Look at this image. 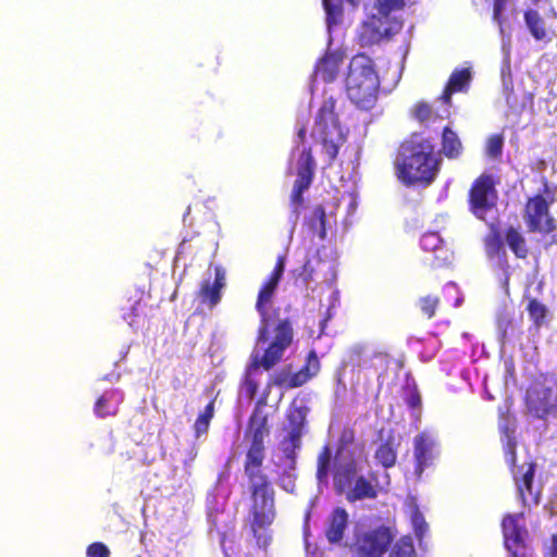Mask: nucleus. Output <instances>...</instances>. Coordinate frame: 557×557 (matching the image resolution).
I'll use <instances>...</instances> for the list:
<instances>
[{
    "label": "nucleus",
    "mask_w": 557,
    "mask_h": 557,
    "mask_svg": "<svg viewBox=\"0 0 557 557\" xmlns=\"http://www.w3.org/2000/svg\"><path fill=\"white\" fill-rule=\"evenodd\" d=\"M393 165L395 176L404 186L428 187L441 172L442 158L431 138L412 134L400 143Z\"/></svg>",
    "instance_id": "obj_1"
},
{
    "label": "nucleus",
    "mask_w": 557,
    "mask_h": 557,
    "mask_svg": "<svg viewBox=\"0 0 557 557\" xmlns=\"http://www.w3.org/2000/svg\"><path fill=\"white\" fill-rule=\"evenodd\" d=\"M249 500L245 525L248 527L256 545L267 549L272 541L270 528L276 518L275 491L271 481L250 483Z\"/></svg>",
    "instance_id": "obj_2"
},
{
    "label": "nucleus",
    "mask_w": 557,
    "mask_h": 557,
    "mask_svg": "<svg viewBox=\"0 0 557 557\" xmlns=\"http://www.w3.org/2000/svg\"><path fill=\"white\" fill-rule=\"evenodd\" d=\"M380 85L373 60L364 53L356 54L349 62L345 79L351 103L362 111L372 110L377 102Z\"/></svg>",
    "instance_id": "obj_3"
},
{
    "label": "nucleus",
    "mask_w": 557,
    "mask_h": 557,
    "mask_svg": "<svg viewBox=\"0 0 557 557\" xmlns=\"http://www.w3.org/2000/svg\"><path fill=\"white\" fill-rule=\"evenodd\" d=\"M272 333L273 339L264 350L262 357H252L246 371L245 379L243 381V389L249 399L255 398L259 388V384L257 380L252 377L251 371L259 368H263L264 370L272 369L281 361L284 351L292 345L294 331L290 319L284 318L278 320L276 325L272 329Z\"/></svg>",
    "instance_id": "obj_4"
},
{
    "label": "nucleus",
    "mask_w": 557,
    "mask_h": 557,
    "mask_svg": "<svg viewBox=\"0 0 557 557\" xmlns=\"http://www.w3.org/2000/svg\"><path fill=\"white\" fill-rule=\"evenodd\" d=\"M335 107V98L329 97L323 100L318 110L313 127V135L320 139L330 163L335 161L338 156L339 147L345 141Z\"/></svg>",
    "instance_id": "obj_5"
},
{
    "label": "nucleus",
    "mask_w": 557,
    "mask_h": 557,
    "mask_svg": "<svg viewBox=\"0 0 557 557\" xmlns=\"http://www.w3.org/2000/svg\"><path fill=\"white\" fill-rule=\"evenodd\" d=\"M543 194L528 198L523 219L530 233L550 234L556 230L555 219L550 215L549 206L555 202V187L546 177L542 178Z\"/></svg>",
    "instance_id": "obj_6"
},
{
    "label": "nucleus",
    "mask_w": 557,
    "mask_h": 557,
    "mask_svg": "<svg viewBox=\"0 0 557 557\" xmlns=\"http://www.w3.org/2000/svg\"><path fill=\"white\" fill-rule=\"evenodd\" d=\"M524 405L529 414L540 420L557 416V383L547 377L535 379L525 391Z\"/></svg>",
    "instance_id": "obj_7"
},
{
    "label": "nucleus",
    "mask_w": 557,
    "mask_h": 557,
    "mask_svg": "<svg viewBox=\"0 0 557 557\" xmlns=\"http://www.w3.org/2000/svg\"><path fill=\"white\" fill-rule=\"evenodd\" d=\"M392 541L393 534L388 527L360 528L355 530L349 549L356 557H382Z\"/></svg>",
    "instance_id": "obj_8"
},
{
    "label": "nucleus",
    "mask_w": 557,
    "mask_h": 557,
    "mask_svg": "<svg viewBox=\"0 0 557 557\" xmlns=\"http://www.w3.org/2000/svg\"><path fill=\"white\" fill-rule=\"evenodd\" d=\"M315 161L311 147H305L297 161L296 180L289 196L290 219L296 223L305 205L304 193L307 191L314 178Z\"/></svg>",
    "instance_id": "obj_9"
},
{
    "label": "nucleus",
    "mask_w": 557,
    "mask_h": 557,
    "mask_svg": "<svg viewBox=\"0 0 557 557\" xmlns=\"http://www.w3.org/2000/svg\"><path fill=\"white\" fill-rule=\"evenodd\" d=\"M497 180L491 173L479 175L468 193L469 210L481 220L485 219L487 212L496 207L498 193L496 189Z\"/></svg>",
    "instance_id": "obj_10"
},
{
    "label": "nucleus",
    "mask_w": 557,
    "mask_h": 557,
    "mask_svg": "<svg viewBox=\"0 0 557 557\" xmlns=\"http://www.w3.org/2000/svg\"><path fill=\"white\" fill-rule=\"evenodd\" d=\"M502 530L506 548L511 557H525L528 530L523 522V515H506L502 520Z\"/></svg>",
    "instance_id": "obj_11"
},
{
    "label": "nucleus",
    "mask_w": 557,
    "mask_h": 557,
    "mask_svg": "<svg viewBox=\"0 0 557 557\" xmlns=\"http://www.w3.org/2000/svg\"><path fill=\"white\" fill-rule=\"evenodd\" d=\"M535 471L536 463L533 460L519 465L517 469H511L518 495L524 506L539 505L540 503L541 493L534 490Z\"/></svg>",
    "instance_id": "obj_12"
},
{
    "label": "nucleus",
    "mask_w": 557,
    "mask_h": 557,
    "mask_svg": "<svg viewBox=\"0 0 557 557\" xmlns=\"http://www.w3.org/2000/svg\"><path fill=\"white\" fill-rule=\"evenodd\" d=\"M280 280L269 276L261 285L257 301L256 310L260 314V325L258 329L257 341L258 343H267L271 332V314L268 311V306L271 305L273 296L278 287Z\"/></svg>",
    "instance_id": "obj_13"
},
{
    "label": "nucleus",
    "mask_w": 557,
    "mask_h": 557,
    "mask_svg": "<svg viewBox=\"0 0 557 557\" xmlns=\"http://www.w3.org/2000/svg\"><path fill=\"white\" fill-rule=\"evenodd\" d=\"M437 456V442L430 432L423 431L413 437V472L418 479H421L425 469L434 465Z\"/></svg>",
    "instance_id": "obj_14"
},
{
    "label": "nucleus",
    "mask_w": 557,
    "mask_h": 557,
    "mask_svg": "<svg viewBox=\"0 0 557 557\" xmlns=\"http://www.w3.org/2000/svg\"><path fill=\"white\" fill-rule=\"evenodd\" d=\"M320 360L314 351H310L305 364L295 373L282 370L276 374L274 384L287 389L300 387L318 374Z\"/></svg>",
    "instance_id": "obj_15"
},
{
    "label": "nucleus",
    "mask_w": 557,
    "mask_h": 557,
    "mask_svg": "<svg viewBox=\"0 0 557 557\" xmlns=\"http://www.w3.org/2000/svg\"><path fill=\"white\" fill-rule=\"evenodd\" d=\"M265 405V397L256 401L246 429V437L249 443L264 444L265 438L270 435L269 416L263 409Z\"/></svg>",
    "instance_id": "obj_16"
},
{
    "label": "nucleus",
    "mask_w": 557,
    "mask_h": 557,
    "mask_svg": "<svg viewBox=\"0 0 557 557\" xmlns=\"http://www.w3.org/2000/svg\"><path fill=\"white\" fill-rule=\"evenodd\" d=\"M377 437L380 443L375 448L374 459L376 463L381 465L385 469L393 468L397 461L400 442L393 429H389L387 432H385L384 429H381L377 432Z\"/></svg>",
    "instance_id": "obj_17"
},
{
    "label": "nucleus",
    "mask_w": 557,
    "mask_h": 557,
    "mask_svg": "<svg viewBox=\"0 0 557 557\" xmlns=\"http://www.w3.org/2000/svg\"><path fill=\"white\" fill-rule=\"evenodd\" d=\"M265 457V445L249 443L246 453L244 471L250 483L270 482L268 475L262 471V465Z\"/></svg>",
    "instance_id": "obj_18"
},
{
    "label": "nucleus",
    "mask_w": 557,
    "mask_h": 557,
    "mask_svg": "<svg viewBox=\"0 0 557 557\" xmlns=\"http://www.w3.org/2000/svg\"><path fill=\"white\" fill-rule=\"evenodd\" d=\"M225 271L221 267L214 269V281L211 283L209 280L201 282L199 290L197 293L201 304L208 306L209 309H213L222 298V289L225 287Z\"/></svg>",
    "instance_id": "obj_19"
},
{
    "label": "nucleus",
    "mask_w": 557,
    "mask_h": 557,
    "mask_svg": "<svg viewBox=\"0 0 557 557\" xmlns=\"http://www.w3.org/2000/svg\"><path fill=\"white\" fill-rule=\"evenodd\" d=\"M472 75L470 69H456L451 72L448 82L440 97L447 106L451 103V96L456 92L466 91L470 85Z\"/></svg>",
    "instance_id": "obj_20"
},
{
    "label": "nucleus",
    "mask_w": 557,
    "mask_h": 557,
    "mask_svg": "<svg viewBox=\"0 0 557 557\" xmlns=\"http://www.w3.org/2000/svg\"><path fill=\"white\" fill-rule=\"evenodd\" d=\"M343 60L344 57L341 52H326L324 57L321 58L315 65V77L324 83L334 82L338 74L339 66L343 63Z\"/></svg>",
    "instance_id": "obj_21"
},
{
    "label": "nucleus",
    "mask_w": 557,
    "mask_h": 557,
    "mask_svg": "<svg viewBox=\"0 0 557 557\" xmlns=\"http://www.w3.org/2000/svg\"><path fill=\"white\" fill-rule=\"evenodd\" d=\"M124 400V395L119 389L104 392L95 403L94 411L98 418L114 417L119 413L120 405Z\"/></svg>",
    "instance_id": "obj_22"
},
{
    "label": "nucleus",
    "mask_w": 557,
    "mask_h": 557,
    "mask_svg": "<svg viewBox=\"0 0 557 557\" xmlns=\"http://www.w3.org/2000/svg\"><path fill=\"white\" fill-rule=\"evenodd\" d=\"M348 525V513L346 509L336 507L327 519L325 537L331 544H337L344 539Z\"/></svg>",
    "instance_id": "obj_23"
},
{
    "label": "nucleus",
    "mask_w": 557,
    "mask_h": 557,
    "mask_svg": "<svg viewBox=\"0 0 557 557\" xmlns=\"http://www.w3.org/2000/svg\"><path fill=\"white\" fill-rule=\"evenodd\" d=\"M463 144L451 127L445 126L441 134V149L436 152L441 158L445 157L448 160H458L463 153Z\"/></svg>",
    "instance_id": "obj_24"
},
{
    "label": "nucleus",
    "mask_w": 557,
    "mask_h": 557,
    "mask_svg": "<svg viewBox=\"0 0 557 557\" xmlns=\"http://www.w3.org/2000/svg\"><path fill=\"white\" fill-rule=\"evenodd\" d=\"M393 32L385 26V21L373 17L370 22L364 23L360 40L364 46H371L381 42L383 39H389Z\"/></svg>",
    "instance_id": "obj_25"
},
{
    "label": "nucleus",
    "mask_w": 557,
    "mask_h": 557,
    "mask_svg": "<svg viewBox=\"0 0 557 557\" xmlns=\"http://www.w3.org/2000/svg\"><path fill=\"white\" fill-rule=\"evenodd\" d=\"M524 23L531 34V36L536 41H545L549 42L552 37L549 36L548 28L546 26L545 20L539 13L537 10L528 9L523 13Z\"/></svg>",
    "instance_id": "obj_26"
},
{
    "label": "nucleus",
    "mask_w": 557,
    "mask_h": 557,
    "mask_svg": "<svg viewBox=\"0 0 557 557\" xmlns=\"http://www.w3.org/2000/svg\"><path fill=\"white\" fill-rule=\"evenodd\" d=\"M379 495L376 486L371 480L363 475L356 479L355 484L346 494V499L349 503H355L363 499H375Z\"/></svg>",
    "instance_id": "obj_27"
},
{
    "label": "nucleus",
    "mask_w": 557,
    "mask_h": 557,
    "mask_svg": "<svg viewBox=\"0 0 557 557\" xmlns=\"http://www.w3.org/2000/svg\"><path fill=\"white\" fill-rule=\"evenodd\" d=\"M505 242L517 258L524 259L528 257L529 248L518 227L510 225L506 228Z\"/></svg>",
    "instance_id": "obj_28"
},
{
    "label": "nucleus",
    "mask_w": 557,
    "mask_h": 557,
    "mask_svg": "<svg viewBox=\"0 0 557 557\" xmlns=\"http://www.w3.org/2000/svg\"><path fill=\"white\" fill-rule=\"evenodd\" d=\"M306 417V407H290L286 413V419L289 425L288 434L296 441L298 437H302Z\"/></svg>",
    "instance_id": "obj_29"
},
{
    "label": "nucleus",
    "mask_w": 557,
    "mask_h": 557,
    "mask_svg": "<svg viewBox=\"0 0 557 557\" xmlns=\"http://www.w3.org/2000/svg\"><path fill=\"white\" fill-rule=\"evenodd\" d=\"M306 225L314 233H318L321 239L326 236V213L322 205L313 207L310 214L306 218Z\"/></svg>",
    "instance_id": "obj_30"
},
{
    "label": "nucleus",
    "mask_w": 557,
    "mask_h": 557,
    "mask_svg": "<svg viewBox=\"0 0 557 557\" xmlns=\"http://www.w3.org/2000/svg\"><path fill=\"white\" fill-rule=\"evenodd\" d=\"M527 312L533 322V325L537 329L546 324V318L548 314V308L545 304L541 302L534 297L527 296Z\"/></svg>",
    "instance_id": "obj_31"
},
{
    "label": "nucleus",
    "mask_w": 557,
    "mask_h": 557,
    "mask_svg": "<svg viewBox=\"0 0 557 557\" xmlns=\"http://www.w3.org/2000/svg\"><path fill=\"white\" fill-rule=\"evenodd\" d=\"M490 228L491 232L484 239V247L487 256L493 258L504 253V243L498 227L492 224Z\"/></svg>",
    "instance_id": "obj_32"
},
{
    "label": "nucleus",
    "mask_w": 557,
    "mask_h": 557,
    "mask_svg": "<svg viewBox=\"0 0 557 557\" xmlns=\"http://www.w3.org/2000/svg\"><path fill=\"white\" fill-rule=\"evenodd\" d=\"M214 399L210 400V403L205 407L203 411L198 414L193 426L196 437H200L201 435L208 433L210 422L214 416Z\"/></svg>",
    "instance_id": "obj_33"
},
{
    "label": "nucleus",
    "mask_w": 557,
    "mask_h": 557,
    "mask_svg": "<svg viewBox=\"0 0 557 557\" xmlns=\"http://www.w3.org/2000/svg\"><path fill=\"white\" fill-rule=\"evenodd\" d=\"M388 557H417L413 541L410 536H403L392 546Z\"/></svg>",
    "instance_id": "obj_34"
},
{
    "label": "nucleus",
    "mask_w": 557,
    "mask_h": 557,
    "mask_svg": "<svg viewBox=\"0 0 557 557\" xmlns=\"http://www.w3.org/2000/svg\"><path fill=\"white\" fill-rule=\"evenodd\" d=\"M412 116L421 124H428L437 119H442L436 112H434L432 106L425 101H418L413 106Z\"/></svg>",
    "instance_id": "obj_35"
},
{
    "label": "nucleus",
    "mask_w": 557,
    "mask_h": 557,
    "mask_svg": "<svg viewBox=\"0 0 557 557\" xmlns=\"http://www.w3.org/2000/svg\"><path fill=\"white\" fill-rule=\"evenodd\" d=\"M329 27L337 25L343 16L342 0H322Z\"/></svg>",
    "instance_id": "obj_36"
},
{
    "label": "nucleus",
    "mask_w": 557,
    "mask_h": 557,
    "mask_svg": "<svg viewBox=\"0 0 557 557\" xmlns=\"http://www.w3.org/2000/svg\"><path fill=\"white\" fill-rule=\"evenodd\" d=\"M301 446V437H298L297 441L292 437V435L287 434L286 437L281 442L282 451L286 459L290 461V467L294 468L296 463L297 450Z\"/></svg>",
    "instance_id": "obj_37"
},
{
    "label": "nucleus",
    "mask_w": 557,
    "mask_h": 557,
    "mask_svg": "<svg viewBox=\"0 0 557 557\" xmlns=\"http://www.w3.org/2000/svg\"><path fill=\"white\" fill-rule=\"evenodd\" d=\"M423 250L436 253L444 249L445 243L436 232L424 233L420 239Z\"/></svg>",
    "instance_id": "obj_38"
},
{
    "label": "nucleus",
    "mask_w": 557,
    "mask_h": 557,
    "mask_svg": "<svg viewBox=\"0 0 557 557\" xmlns=\"http://www.w3.org/2000/svg\"><path fill=\"white\" fill-rule=\"evenodd\" d=\"M332 454L330 447L326 445L322 448L318 456L317 462V479L321 482L324 481L329 475L331 466Z\"/></svg>",
    "instance_id": "obj_39"
},
{
    "label": "nucleus",
    "mask_w": 557,
    "mask_h": 557,
    "mask_svg": "<svg viewBox=\"0 0 557 557\" xmlns=\"http://www.w3.org/2000/svg\"><path fill=\"white\" fill-rule=\"evenodd\" d=\"M440 306V298L433 295H426L418 300V307L423 315L428 319L435 317L436 310Z\"/></svg>",
    "instance_id": "obj_40"
},
{
    "label": "nucleus",
    "mask_w": 557,
    "mask_h": 557,
    "mask_svg": "<svg viewBox=\"0 0 557 557\" xmlns=\"http://www.w3.org/2000/svg\"><path fill=\"white\" fill-rule=\"evenodd\" d=\"M357 474V466L355 461L345 465L335 475V485L343 488L344 485L350 483Z\"/></svg>",
    "instance_id": "obj_41"
},
{
    "label": "nucleus",
    "mask_w": 557,
    "mask_h": 557,
    "mask_svg": "<svg viewBox=\"0 0 557 557\" xmlns=\"http://www.w3.org/2000/svg\"><path fill=\"white\" fill-rule=\"evenodd\" d=\"M502 441L504 442H517L516 440V420L509 414L503 417L502 422L498 425Z\"/></svg>",
    "instance_id": "obj_42"
},
{
    "label": "nucleus",
    "mask_w": 557,
    "mask_h": 557,
    "mask_svg": "<svg viewBox=\"0 0 557 557\" xmlns=\"http://www.w3.org/2000/svg\"><path fill=\"white\" fill-rule=\"evenodd\" d=\"M504 136L495 134L488 137L486 141V154L492 159H498L503 153Z\"/></svg>",
    "instance_id": "obj_43"
},
{
    "label": "nucleus",
    "mask_w": 557,
    "mask_h": 557,
    "mask_svg": "<svg viewBox=\"0 0 557 557\" xmlns=\"http://www.w3.org/2000/svg\"><path fill=\"white\" fill-rule=\"evenodd\" d=\"M404 5H405L404 0H375L376 9L385 17H387L392 11L399 10Z\"/></svg>",
    "instance_id": "obj_44"
},
{
    "label": "nucleus",
    "mask_w": 557,
    "mask_h": 557,
    "mask_svg": "<svg viewBox=\"0 0 557 557\" xmlns=\"http://www.w3.org/2000/svg\"><path fill=\"white\" fill-rule=\"evenodd\" d=\"M503 448L505 461L509 466L510 470L517 469V442H504Z\"/></svg>",
    "instance_id": "obj_45"
},
{
    "label": "nucleus",
    "mask_w": 557,
    "mask_h": 557,
    "mask_svg": "<svg viewBox=\"0 0 557 557\" xmlns=\"http://www.w3.org/2000/svg\"><path fill=\"white\" fill-rule=\"evenodd\" d=\"M87 557H110V550L102 542H94L86 549Z\"/></svg>",
    "instance_id": "obj_46"
},
{
    "label": "nucleus",
    "mask_w": 557,
    "mask_h": 557,
    "mask_svg": "<svg viewBox=\"0 0 557 557\" xmlns=\"http://www.w3.org/2000/svg\"><path fill=\"white\" fill-rule=\"evenodd\" d=\"M412 523L414 529L419 535H422L428 529V524L423 518V515L419 511L418 508H414L411 516Z\"/></svg>",
    "instance_id": "obj_47"
},
{
    "label": "nucleus",
    "mask_w": 557,
    "mask_h": 557,
    "mask_svg": "<svg viewBox=\"0 0 557 557\" xmlns=\"http://www.w3.org/2000/svg\"><path fill=\"white\" fill-rule=\"evenodd\" d=\"M508 2L509 0H494L493 2V18L499 25L503 24V11L505 10Z\"/></svg>",
    "instance_id": "obj_48"
},
{
    "label": "nucleus",
    "mask_w": 557,
    "mask_h": 557,
    "mask_svg": "<svg viewBox=\"0 0 557 557\" xmlns=\"http://www.w3.org/2000/svg\"><path fill=\"white\" fill-rule=\"evenodd\" d=\"M339 445L342 447H347L355 442V431L351 428H344L339 435Z\"/></svg>",
    "instance_id": "obj_49"
},
{
    "label": "nucleus",
    "mask_w": 557,
    "mask_h": 557,
    "mask_svg": "<svg viewBox=\"0 0 557 557\" xmlns=\"http://www.w3.org/2000/svg\"><path fill=\"white\" fill-rule=\"evenodd\" d=\"M284 270H285V257L280 256V257H277L274 269L272 270V272L269 276H272V277L281 281L282 276L284 274Z\"/></svg>",
    "instance_id": "obj_50"
},
{
    "label": "nucleus",
    "mask_w": 557,
    "mask_h": 557,
    "mask_svg": "<svg viewBox=\"0 0 557 557\" xmlns=\"http://www.w3.org/2000/svg\"><path fill=\"white\" fill-rule=\"evenodd\" d=\"M313 272H314V269L311 264V261L310 260H307L302 268H301V271L299 273V276L301 277V280L304 281L305 284H307L309 281L312 280L313 277Z\"/></svg>",
    "instance_id": "obj_51"
},
{
    "label": "nucleus",
    "mask_w": 557,
    "mask_h": 557,
    "mask_svg": "<svg viewBox=\"0 0 557 557\" xmlns=\"http://www.w3.org/2000/svg\"><path fill=\"white\" fill-rule=\"evenodd\" d=\"M545 557H557V534H552L550 545L544 552Z\"/></svg>",
    "instance_id": "obj_52"
},
{
    "label": "nucleus",
    "mask_w": 557,
    "mask_h": 557,
    "mask_svg": "<svg viewBox=\"0 0 557 557\" xmlns=\"http://www.w3.org/2000/svg\"><path fill=\"white\" fill-rule=\"evenodd\" d=\"M406 404L408 407L416 409L421 406V397L418 392H412L410 395L406 398Z\"/></svg>",
    "instance_id": "obj_53"
},
{
    "label": "nucleus",
    "mask_w": 557,
    "mask_h": 557,
    "mask_svg": "<svg viewBox=\"0 0 557 557\" xmlns=\"http://www.w3.org/2000/svg\"><path fill=\"white\" fill-rule=\"evenodd\" d=\"M306 134H307L306 127L305 126L300 127L297 133V136L301 143H304L306 140Z\"/></svg>",
    "instance_id": "obj_54"
},
{
    "label": "nucleus",
    "mask_w": 557,
    "mask_h": 557,
    "mask_svg": "<svg viewBox=\"0 0 557 557\" xmlns=\"http://www.w3.org/2000/svg\"><path fill=\"white\" fill-rule=\"evenodd\" d=\"M362 354V348L361 347H356L351 350V355H355L356 357H360Z\"/></svg>",
    "instance_id": "obj_55"
},
{
    "label": "nucleus",
    "mask_w": 557,
    "mask_h": 557,
    "mask_svg": "<svg viewBox=\"0 0 557 557\" xmlns=\"http://www.w3.org/2000/svg\"><path fill=\"white\" fill-rule=\"evenodd\" d=\"M132 317H137V313L135 312V307L132 308Z\"/></svg>",
    "instance_id": "obj_56"
},
{
    "label": "nucleus",
    "mask_w": 557,
    "mask_h": 557,
    "mask_svg": "<svg viewBox=\"0 0 557 557\" xmlns=\"http://www.w3.org/2000/svg\"><path fill=\"white\" fill-rule=\"evenodd\" d=\"M532 1H533L534 3H537V2H540L541 0H532Z\"/></svg>",
    "instance_id": "obj_57"
}]
</instances>
